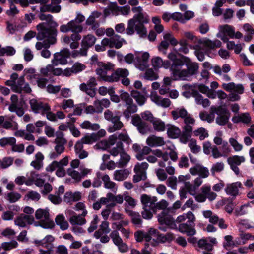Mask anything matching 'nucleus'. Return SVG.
Listing matches in <instances>:
<instances>
[{
	"instance_id": "obj_1",
	"label": "nucleus",
	"mask_w": 254,
	"mask_h": 254,
	"mask_svg": "<svg viewBox=\"0 0 254 254\" xmlns=\"http://www.w3.org/2000/svg\"><path fill=\"white\" fill-rule=\"evenodd\" d=\"M38 31L36 38L38 40L46 39L42 42L43 49H48L51 45H54L57 42L56 37L58 31L56 28H48L45 26L43 23L39 24L36 26Z\"/></svg>"
},
{
	"instance_id": "obj_2",
	"label": "nucleus",
	"mask_w": 254,
	"mask_h": 254,
	"mask_svg": "<svg viewBox=\"0 0 254 254\" xmlns=\"http://www.w3.org/2000/svg\"><path fill=\"white\" fill-rule=\"evenodd\" d=\"M168 203L164 199H162L158 202H156L155 205V212L157 210H161L162 212L157 216L158 220L161 224H165L171 228L176 226L175 222L173 217L169 214L170 209L168 208Z\"/></svg>"
},
{
	"instance_id": "obj_3",
	"label": "nucleus",
	"mask_w": 254,
	"mask_h": 254,
	"mask_svg": "<svg viewBox=\"0 0 254 254\" xmlns=\"http://www.w3.org/2000/svg\"><path fill=\"white\" fill-rule=\"evenodd\" d=\"M155 118L149 111H145L140 114H135L132 117L131 123L136 127L139 132L142 134H145L149 131V127L147 124L143 121L142 120L147 121L152 123Z\"/></svg>"
},
{
	"instance_id": "obj_4",
	"label": "nucleus",
	"mask_w": 254,
	"mask_h": 254,
	"mask_svg": "<svg viewBox=\"0 0 254 254\" xmlns=\"http://www.w3.org/2000/svg\"><path fill=\"white\" fill-rule=\"evenodd\" d=\"M140 201L143 206V210L141 212L142 217L145 219H151L155 212V202L157 201V197L143 194L141 195Z\"/></svg>"
},
{
	"instance_id": "obj_5",
	"label": "nucleus",
	"mask_w": 254,
	"mask_h": 254,
	"mask_svg": "<svg viewBox=\"0 0 254 254\" xmlns=\"http://www.w3.org/2000/svg\"><path fill=\"white\" fill-rule=\"evenodd\" d=\"M85 17L80 13H78L75 18L70 21L66 24H63L60 27V31L64 33L71 31L73 33L82 32L83 28L81 23L85 20Z\"/></svg>"
},
{
	"instance_id": "obj_6",
	"label": "nucleus",
	"mask_w": 254,
	"mask_h": 254,
	"mask_svg": "<svg viewBox=\"0 0 254 254\" xmlns=\"http://www.w3.org/2000/svg\"><path fill=\"white\" fill-rule=\"evenodd\" d=\"M54 143L56 144L54 151L50 152L49 158L54 160L57 158L65 150V145L67 143L66 139L64 137V134L61 131L56 133V138Z\"/></svg>"
},
{
	"instance_id": "obj_7",
	"label": "nucleus",
	"mask_w": 254,
	"mask_h": 254,
	"mask_svg": "<svg viewBox=\"0 0 254 254\" xmlns=\"http://www.w3.org/2000/svg\"><path fill=\"white\" fill-rule=\"evenodd\" d=\"M184 35L190 42L195 44H202L204 47L209 49H214L221 46V41L217 39L213 41L208 39H199L190 32H185Z\"/></svg>"
},
{
	"instance_id": "obj_8",
	"label": "nucleus",
	"mask_w": 254,
	"mask_h": 254,
	"mask_svg": "<svg viewBox=\"0 0 254 254\" xmlns=\"http://www.w3.org/2000/svg\"><path fill=\"white\" fill-rule=\"evenodd\" d=\"M183 120L185 125L183 127V131L180 141L181 142L186 144L191 136L193 130L192 125L194 124L195 121L191 115L189 113L187 114V116L183 118Z\"/></svg>"
},
{
	"instance_id": "obj_9",
	"label": "nucleus",
	"mask_w": 254,
	"mask_h": 254,
	"mask_svg": "<svg viewBox=\"0 0 254 254\" xmlns=\"http://www.w3.org/2000/svg\"><path fill=\"white\" fill-rule=\"evenodd\" d=\"M222 87L226 91L231 92L228 96L229 100L233 102L239 100L240 94H243L244 91V87L242 84H236L234 82L223 83Z\"/></svg>"
},
{
	"instance_id": "obj_10",
	"label": "nucleus",
	"mask_w": 254,
	"mask_h": 254,
	"mask_svg": "<svg viewBox=\"0 0 254 254\" xmlns=\"http://www.w3.org/2000/svg\"><path fill=\"white\" fill-rule=\"evenodd\" d=\"M183 61L177 62L176 64H172L170 71L173 80H188L185 69H183Z\"/></svg>"
},
{
	"instance_id": "obj_11",
	"label": "nucleus",
	"mask_w": 254,
	"mask_h": 254,
	"mask_svg": "<svg viewBox=\"0 0 254 254\" xmlns=\"http://www.w3.org/2000/svg\"><path fill=\"white\" fill-rule=\"evenodd\" d=\"M49 210L39 208L35 213V218L40 221L41 226L44 228H52L54 227V224L50 218Z\"/></svg>"
},
{
	"instance_id": "obj_12",
	"label": "nucleus",
	"mask_w": 254,
	"mask_h": 254,
	"mask_svg": "<svg viewBox=\"0 0 254 254\" xmlns=\"http://www.w3.org/2000/svg\"><path fill=\"white\" fill-rule=\"evenodd\" d=\"M135 31L141 38L147 36V31L144 24L135 23L134 19H129L126 28V34L128 35H132Z\"/></svg>"
},
{
	"instance_id": "obj_13",
	"label": "nucleus",
	"mask_w": 254,
	"mask_h": 254,
	"mask_svg": "<svg viewBox=\"0 0 254 254\" xmlns=\"http://www.w3.org/2000/svg\"><path fill=\"white\" fill-rule=\"evenodd\" d=\"M148 167V164L146 162L138 163L134 166L133 171L135 175L133 177L134 183H137L141 180H145L147 178L146 170Z\"/></svg>"
},
{
	"instance_id": "obj_14",
	"label": "nucleus",
	"mask_w": 254,
	"mask_h": 254,
	"mask_svg": "<svg viewBox=\"0 0 254 254\" xmlns=\"http://www.w3.org/2000/svg\"><path fill=\"white\" fill-rule=\"evenodd\" d=\"M70 56V52L67 48H64L59 52H56L53 55V58L51 61L55 66L58 65H65L67 64V59Z\"/></svg>"
},
{
	"instance_id": "obj_15",
	"label": "nucleus",
	"mask_w": 254,
	"mask_h": 254,
	"mask_svg": "<svg viewBox=\"0 0 254 254\" xmlns=\"http://www.w3.org/2000/svg\"><path fill=\"white\" fill-rule=\"evenodd\" d=\"M184 64H185L186 68V74L188 79L190 78L191 76L196 75L198 72L199 64L196 62H192L189 57L182 56Z\"/></svg>"
},
{
	"instance_id": "obj_16",
	"label": "nucleus",
	"mask_w": 254,
	"mask_h": 254,
	"mask_svg": "<svg viewBox=\"0 0 254 254\" xmlns=\"http://www.w3.org/2000/svg\"><path fill=\"white\" fill-rule=\"evenodd\" d=\"M124 43H126V41L117 34L108 38H104L101 41V44L104 46H109L110 48L115 47L116 49H120Z\"/></svg>"
},
{
	"instance_id": "obj_17",
	"label": "nucleus",
	"mask_w": 254,
	"mask_h": 254,
	"mask_svg": "<svg viewBox=\"0 0 254 254\" xmlns=\"http://www.w3.org/2000/svg\"><path fill=\"white\" fill-rule=\"evenodd\" d=\"M29 104L32 111L35 114H41L44 115V113L49 109L50 105L45 102L36 99H32L29 101Z\"/></svg>"
},
{
	"instance_id": "obj_18",
	"label": "nucleus",
	"mask_w": 254,
	"mask_h": 254,
	"mask_svg": "<svg viewBox=\"0 0 254 254\" xmlns=\"http://www.w3.org/2000/svg\"><path fill=\"white\" fill-rule=\"evenodd\" d=\"M215 113L218 116L216 118V122L217 124L224 126L229 121L230 113L226 108L221 106L216 107Z\"/></svg>"
},
{
	"instance_id": "obj_19",
	"label": "nucleus",
	"mask_w": 254,
	"mask_h": 254,
	"mask_svg": "<svg viewBox=\"0 0 254 254\" xmlns=\"http://www.w3.org/2000/svg\"><path fill=\"white\" fill-rule=\"evenodd\" d=\"M80 172H79L72 168H68L67 170V173L76 182H79L92 172L91 169L88 168H80Z\"/></svg>"
},
{
	"instance_id": "obj_20",
	"label": "nucleus",
	"mask_w": 254,
	"mask_h": 254,
	"mask_svg": "<svg viewBox=\"0 0 254 254\" xmlns=\"http://www.w3.org/2000/svg\"><path fill=\"white\" fill-rule=\"evenodd\" d=\"M195 221H187L186 223H181L178 225V231L183 234H186L188 236H192L196 234V231L195 229Z\"/></svg>"
},
{
	"instance_id": "obj_21",
	"label": "nucleus",
	"mask_w": 254,
	"mask_h": 254,
	"mask_svg": "<svg viewBox=\"0 0 254 254\" xmlns=\"http://www.w3.org/2000/svg\"><path fill=\"white\" fill-rule=\"evenodd\" d=\"M245 161V158L243 156L234 155L227 159V162L231 169L234 173L238 175L240 174V170L238 166Z\"/></svg>"
},
{
	"instance_id": "obj_22",
	"label": "nucleus",
	"mask_w": 254,
	"mask_h": 254,
	"mask_svg": "<svg viewBox=\"0 0 254 254\" xmlns=\"http://www.w3.org/2000/svg\"><path fill=\"white\" fill-rule=\"evenodd\" d=\"M61 2V0H51L50 3L41 6V11L52 13H58L62 9L60 4Z\"/></svg>"
},
{
	"instance_id": "obj_23",
	"label": "nucleus",
	"mask_w": 254,
	"mask_h": 254,
	"mask_svg": "<svg viewBox=\"0 0 254 254\" xmlns=\"http://www.w3.org/2000/svg\"><path fill=\"white\" fill-rule=\"evenodd\" d=\"M132 10L134 13H137L133 18L135 23L144 24L148 23L149 21L148 16L146 13L142 12V9L141 7H135L132 8Z\"/></svg>"
},
{
	"instance_id": "obj_24",
	"label": "nucleus",
	"mask_w": 254,
	"mask_h": 254,
	"mask_svg": "<svg viewBox=\"0 0 254 254\" xmlns=\"http://www.w3.org/2000/svg\"><path fill=\"white\" fill-rule=\"evenodd\" d=\"M81 39V36L78 33H72L70 36L65 35L62 39V41L65 44L70 43V47L72 49H75L79 47L78 41Z\"/></svg>"
},
{
	"instance_id": "obj_25",
	"label": "nucleus",
	"mask_w": 254,
	"mask_h": 254,
	"mask_svg": "<svg viewBox=\"0 0 254 254\" xmlns=\"http://www.w3.org/2000/svg\"><path fill=\"white\" fill-rule=\"evenodd\" d=\"M56 66L51 63L46 66L41 68L40 73L44 76H50L52 75L59 76L62 74L63 70L61 68H55Z\"/></svg>"
},
{
	"instance_id": "obj_26",
	"label": "nucleus",
	"mask_w": 254,
	"mask_h": 254,
	"mask_svg": "<svg viewBox=\"0 0 254 254\" xmlns=\"http://www.w3.org/2000/svg\"><path fill=\"white\" fill-rule=\"evenodd\" d=\"M149 54L147 52H144L140 55L137 56L135 59V64L137 68L141 70H143L148 66V59Z\"/></svg>"
},
{
	"instance_id": "obj_27",
	"label": "nucleus",
	"mask_w": 254,
	"mask_h": 254,
	"mask_svg": "<svg viewBox=\"0 0 254 254\" xmlns=\"http://www.w3.org/2000/svg\"><path fill=\"white\" fill-rule=\"evenodd\" d=\"M34 221L32 216L22 213L18 216L14 220V224L20 227H25L27 225H31Z\"/></svg>"
},
{
	"instance_id": "obj_28",
	"label": "nucleus",
	"mask_w": 254,
	"mask_h": 254,
	"mask_svg": "<svg viewBox=\"0 0 254 254\" xmlns=\"http://www.w3.org/2000/svg\"><path fill=\"white\" fill-rule=\"evenodd\" d=\"M55 238L52 235H48L42 240H35L34 243L37 246L44 247L47 249L46 251H51L54 248L53 242Z\"/></svg>"
},
{
	"instance_id": "obj_29",
	"label": "nucleus",
	"mask_w": 254,
	"mask_h": 254,
	"mask_svg": "<svg viewBox=\"0 0 254 254\" xmlns=\"http://www.w3.org/2000/svg\"><path fill=\"white\" fill-rule=\"evenodd\" d=\"M242 188V183L240 182H236L228 184L225 188V191L227 195L235 198L239 194V188Z\"/></svg>"
},
{
	"instance_id": "obj_30",
	"label": "nucleus",
	"mask_w": 254,
	"mask_h": 254,
	"mask_svg": "<svg viewBox=\"0 0 254 254\" xmlns=\"http://www.w3.org/2000/svg\"><path fill=\"white\" fill-rule=\"evenodd\" d=\"M152 154L159 158H162L164 161H168L169 157L173 161H176L178 159L177 153L173 150H171L168 153L167 152H163L160 149H155L152 151Z\"/></svg>"
},
{
	"instance_id": "obj_31",
	"label": "nucleus",
	"mask_w": 254,
	"mask_h": 254,
	"mask_svg": "<svg viewBox=\"0 0 254 254\" xmlns=\"http://www.w3.org/2000/svg\"><path fill=\"white\" fill-rule=\"evenodd\" d=\"M150 99L152 102L158 106L163 108L169 107L171 104L170 100L168 98H163L159 96L156 92H151Z\"/></svg>"
},
{
	"instance_id": "obj_32",
	"label": "nucleus",
	"mask_w": 254,
	"mask_h": 254,
	"mask_svg": "<svg viewBox=\"0 0 254 254\" xmlns=\"http://www.w3.org/2000/svg\"><path fill=\"white\" fill-rule=\"evenodd\" d=\"M189 172L192 175L198 174L201 178H206L209 176V172L207 168L202 165H197L189 169Z\"/></svg>"
},
{
	"instance_id": "obj_33",
	"label": "nucleus",
	"mask_w": 254,
	"mask_h": 254,
	"mask_svg": "<svg viewBox=\"0 0 254 254\" xmlns=\"http://www.w3.org/2000/svg\"><path fill=\"white\" fill-rule=\"evenodd\" d=\"M98 68L96 69V73L102 79L107 75V72L113 69V65L111 63H98Z\"/></svg>"
},
{
	"instance_id": "obj_34",
	"label": "nucleus",
	"mask_w": 254,
	"mask_h": 254,
	"mask_svg": "<svg viewBox=\"0 0 254 254\" xmlns=\"http://www.w3.org/2000/svg\"><path fill=\"white\" fill-rule=\"evenodd\" d=\"M97 38L92 34H88L83 37L81 46L87 52L88 49L95 43Z\"/></svg>"
},
{
	"instance_id": "obj_35",
	"label": "nucleus",
	"mask_w": 254,
	"mask_h": 254,
	"mask_svg": "<svg viewBox=\"0 0 254 254\" xmlns=\"http://www.w3.org/2000/svg\"><path fill=\"white\" fill-rule=\"evenodd\" d=\"M191 95L195 98V103L198 105H202L204 108L210 106V101L207 98L204 99L203 96L196 90H192Z\"/></svg>"
},
{
	"instance_id": "obj_36",
	"label": "nucleus",
	"mask_w": 254,
	"mask_h": 254,
	"mask_svg": "<svg viewBox=\"0 0 254 254\" xmlns=\"http://www.w3.org/2000/svg\"><path fill=\"white\" fill-rule=\"evenodd\" d=\"M191 95L195 98V103L198 105H202L204 108L210 106V101L207 98L204 99L203 96L196 90H192Z\"/></svg>"
},
{
	"instance_id": "obj_37",
	"label": "nucleus",
	"mask_w": 254,
	"mask_h": 254,
	"mask_svg": "<svg viewBox=\"0 0 254 254\" xmlns=\"http://www.w3.org/2000/svg\"><path fill=\"white\" fill-rule=\"evenodd\" d=\"M167 134L168 136L173 139L177 138L179 137L181 138L182 133L180 129L177 126L168 124L166 125Z\"/></svg>"
},
{
	"instance_id": "obj_38",
	"label": "nucleus",
	"mask_w": 254,
	"mask_h": 254,
	"mask_svg": "<svg viewBox=\"0 0 254 254\" xmlns=\"http://www.w3.org/2000/svg\"><path fill=\"white\" fill-rule=\"evenodd\" d=\"M146 144L151 147L161 146L165 144L164 138L154 135H150L146 139Z\"/></svg>"
},
{
	"instance_id": "obj_39",
	"label": "nucleus",
	"mask_w": 254,
	"mask_h": 254,
	"mask_svg": "<svg viewBox=\"0 0 254 254\" xmlns=\"http://www.w3.org/2000/svg\"><path fill=\"white\" fill-rule=\"evenodd\" d=\"M101 15V13L97 11H94L92 13L91 15L87 19L86 24L91 26L92 29L95 30L99 26V23L97 20Z\"/></svg>"
},
{
	"instance_id": "obj_40",
	"label": "nucleus",
	"mask_w": 254,
	"mask_h": 254,
	"mask_svg": "<svg viewBox=\"0 0 254 254\" xmlns=\"http://www.w3.org/2000/svg\"><path fill=\"white\" fill-rule=\"evenodd\" d=\"M102 180L106 189L111 190L113 192L116 193L118 190V186L115 182L111 181L108 175H103L102 177Z\"/></svg>"
},
{
	"instance_id": "obj_41",
	"label": "nucleus",
	"mask_w": 254,
	"mask_h": 254,
	"mask_svg": "<svg viewBox=\"0 0 254 254\" xmlns=\"http://www.w3.org/2000/svg\"><path fill=\"white\" fill-rule=\"evenodd\" d=\"M45 12H47V11H41V6L40 7V11L38 14V17L41 20H45L49 22L51 25L52 27L51 28H56L58 26L57 23L54 21L53 17L51 14H44Z\"/></svg>"
},
{
	"instance_id": "obj_42",
	"label": "nucleus",
	"mask_w": 254,
	"mask_h": 254,
	"mask_svg": "<svg viewBox=\"0 0 254 254\" xmlns=\"http://www.w3.org/2000/svg\"><path fill=\"white\" fill-rule=\"evenodd\" d=\"M110 231L109 223L106 220H105L102 221L100 225V229L94 233V236L96 239H99L101 235L104 234H107L109 233Z\"/></svg>"
},
{
	"instance_id": "obj_43",
	"label": "nucleus",
	"mask_w": 254,
	"mask_h": 254,
	"mask_svg": "<svg viewBox=\"0 0 254 254\" xmlns=\"http://www.w3.org/2000/svg\"><path fill=\"white\" fill-rule=\"evenodd\" d=\"M232 121L234 123L242 122L246 124H248L251 122V117L249 113H244L235 116L232 118Z\"/></svg>"
},
{
	"instance_id": "obj_44",
	"label": "nucleus",
	"mask_w": 254,
	"mask_h": 254,
	"mask_svg": "<svg viewBox=\"0 0 254 254\" xmlns=\"http://www.w3.org/2000/svg\"><path fill=\"white\" fill-rule=\"evenodd\" d=\"M72 215L69 219V221L72 225H83L86 223L85 218L82 216L77 215L75 212L71 211Z\"/></svg>"
},
{
	"instance_id": "obj_45",
	"label": "nucleus",
	"mask_w": 254,
	"mask_h": 254,
	"mask_svg": "<svg viewBox=\"0 0 254 254\" xmlns=\"http://www.w3.org/2000/svg\"><path fill=\"white\" fill-rule=\"evenodd\" d=\"M130 172L127 169L117 170L114 171L113 178L118 181H122L127 178Z\"/></svg>"
},
{
	"instance_id": "obj_46",
	"label": "nucleus",
	"mask_w": 254,
	"mask_h": 254,
	"mask_svg": "<svg viewBox=\"0 0 254 254\" xmlns=\"http://www.w3.org/2000/svg\"><path fill=\"white\" fill-rule=\"evenodd\" d=\"M215 107H211V112L208 114L205 112H201L199 114V117L202 121H206L208 123L212 122L215 119Z\"/></svg>"
},
{
	"instance_id": "obj_47",
	"label": "nucleus",
	"mask_w": 254,
	"mask_h": 254,
	"mask_svg": "<svg viewBox=\"0 0 254 254\" xmlns=\"http://www.w3.org/2000/svg\"><path fill=\"white\" fill-rule=\"evenodd\" d=\"M188 113V112L184 107L177 108L171 112L172 118L174 120H176L179 118L183 119L187 116Z\"/></svg>"
},
{
	"instance_id": "obj_48",
	"label": "nucleus",
	"mask_w": 254,
	"mask_h": 254,
	"mask_svg": "<svg viewBox=\"0 0 254 254\" xmlns=\"http://www.w3.org/2000/svg\"><path fill=\"white\" fill-rule=\"evenodd\" d=\"M189 47L191 49L195 50V55L199 61H203L204 60L205 54L201 51L202 49V47H203L202 44H190L189 45Z\"/></svg>"
},
{
	"instance_id": "obj_49",
	"label": "nucleus",
	"mask_w": 254,
	"mask_h": 254,
	"mask_svg": "<svg viewBox=\"0 0 254 254\" xmlns=\"http://www.w3.org/2000/svg\"><path fill=\"white\" fill-rule=\"evenodd\" d=\"M126 109L124 110L123 114L127 119H129L132 114L135 113L137 111V106L133 102L130 104H128L125 106Z\"/></svg>"
},
{
	"instance_id": "obj_50",
	"label": "nucleus",
	"mask_w": 254,
	"mask_h": 254,
	"mask_svg": "<svg viewBox=\"0 0 254 254\" xmlns=\"http://www.w3.org/2000/svg\"><path fill=\"white\" fill-rule=\"evenodd\" d=\"M152 124L155 130L158 132H162L165 130L166 125L165 122L160 119L155 118Z\"/></svg>"
},
{
	"instance_id": "obj_51",
	"label": "nucleus",
	"mask_w": 254,
	"mask_h": 254,
	"mask_svg": "<svg viewBox=\"0 0 254 254\" xmlns=\"http://www.w3.org/2000/svg\"><path fill=\"white\" fill-rule=\"evenodd\" d=\"M214 72L219 75H222V73H227L231 70V66L229 64H224L222 68L219 65L211 67Z\"/></svg>"
},
{
	"instance_id": "obj_52",
	"label": "nucleus",
	"mask_w": 254,
	"mask_h": 254,
	"mask_svg": "<svg viewBox=\"0 0 254 254\" xmlns=\"http://www.w3.org/2000/svg\"><path fill=\"white\" fill-rule=\"evenodd\" d=\"M202 193L205 194L209 201H212L215 199L217 195L216 193L211 191L210 186H204L201 188Z\"/></svg>"
},
{
	"instance_id": "obj_53",
	"label": "nucleus",
	"mask_w": 254,
	"mask_h": 254,
	"mask_svg": "<svg viewBox=\"0 0 254 254\" xmlns=\"http://www.w3.org/2000/svg\"><path fill=\"white\" fill-rule=\"evenodd\" d=\"M131 96L135 100L139 106L143 105L146 100L143 94L136 90H132L131 92Z\"/></svg>"
},
{
	"instance_id": "obj_54",
	"label": "nucleus",
	"mask_w": 254,
	"mask_h": 254,
	"mask_svg": "<svg viewBox=\"0 0 254 254\" xmlns=\"http://www.w3.org/2000/svg\"><path fill=\"white\" fill-rule=\"evenodd\" d=\"M174 239L175 236L174 234L168 232L165 234L160 233L157 240L158 242L164 243L166 242L170 243Z\"/></svg>"
},
{
	"instance_id": "obj_55",
	"label": "nucleus",
	"mask_w": 254,
	"mask_h": 254,
	"mask_svg": "<svg viewBox=\"0 0 254 254\" xmlns=\"http://www.w3.org/2000/svg\"><path fill=\"white\" fill-rule=\"evenodd\" d=\"M55 222L57 225H59L60 228L64 230L69 227L68 222L65 220V217L63 215H59L55 218Z\"/></svg>"
},
{
	"instance_id": "obj_56",
	"label": "nucleus",
	"mask_w": 254,
	"mask_h": 254,
	"mask_svg": "<svg viewBox=\"0 0 254 254\" xmlns=\"http://www.w3.org/2000/svg\"><path fill=\"white\" fill-rule=\"evenodd\" d=\"M187 219H188L187 221L189 222L195 221V217L193 213L191 211H189L187 213L179 216L176 220V222L178 223L183 222Z\"/></svg>"
},
{
	"instance_id": "obj_57",
	"label": "nucleus",
	"mask_w": 254,
	"mask_h": 254,
	"mask_svg": "<svg viewBox=\"0 0 254 254\" xmlns=\"http://www.w3.org/2000/svg\"><path fill=\"white\" fill-rule=\"evenodd\" d=\"M25 75L28 80L34 83L39 76V75L36 74L35 69L32 68L25 69L24 70Z\"/></svg>"
},
{
	"instance_id": "obj_58",
	"label": "nucleus",
	"mask_w": 254,
	"mask_h": 254,
	"mask_svg": "<svg viewBox=\"0 0 254 254\" xmlns=\"http://www.w3.org/2000/svg\"><path fill=\"white\" fill-rule=\"evenodd\" d=\"M80 197L79 193L73 194L71 192H66L64 196V201L66 203H71L78 201L80 199Z\"/></svg>"
},
{
	"instance_id": "obj_59",
	"label": "nucleus",
	"mask_w": 254,
	"mask_h": 254,
	"mask_svg": "<svg viewBox=\"0 0 254 254\" xmlns=\"http://www.w3.org/2000/svg\"><path fill=\"white\" fill-rule=\"evenodd\" d=\"M113 124V125L110 126L108 129V132L110 133H113L117 130L121 129L123 127V123L120 121V118H118V119L114 121H111Z\"/></svg>"
},
{
	"instance_id": "obj_60",
	"label": "nucleus",
	"mask_w": 254,
	"mask_h": 254,
	"mask_svg": "<svg viewBox=\"0 0 254 254\" xmlns=\"http://www.w3.org/2000/svg\"><path fill=\"white\" fill-rule=\"evenodd\" d=\"M130 159V156L124 151L120 155V159L118 162L117 163V166L122 168L126 166Z\"/></svg>"
},
{
	"instance_id": "obj_61",
	"label": "nucleus",
	"mask_w": 254,
	"mask_h": 254,
	"mask_svg": "<svg viewBox=\"0 0 254 254\" xmlns=\"http://www.w3.org/2000/svg\"><path fill=\"white\" fill-rule=\"evenodd\" d=\"M129 215L131 218V222L137 227H141L142 225V220L140 215L137 212L134 211H130Z\"/></svg>"
},
{
	"instance_id": "obj_62",
	"label": "nucleus",
	"mask_w": 254,
	"mask_h": 254,
	"mask_svg": "<svg viewBox=\"0 0 254 254\" xmlns=\"http://www.w3.org/2000/svg\"><path fill=\"white\" fill-rule=\"evenodd\" d=\"M221 31L224 33L227 34L230 37L233 38L235 34V28L229 25H221L219 27Z\"/></svg>"
},
{
	"instance_id": "obj_63",
	"label": "nucleus",
	"mask_w": 254,
	"mask_h": 254,
	"mask_svg": "<svg viewBox=\"0 0 254 254\" xmlns=\"http://www.w3.org/2000/svg\"><path fill=\"white\" fill-rule=\"evenodd\" d=\"M134 237L135 240L137 242H141L144 239L146 241V243L149 242V237L148 235H147L146 233L141 231L138 230L134 233Z\"/></svg>"
},
{
	"instance_id": "obj_64",
	"label": "nucleus",
	"mask_w": 254,
	"mask_h": 254,
	"mask_svg": "<svg viewBox=\"0 0 254 254\" xmlns=\"http://www.w3.org/2000/svg\"><path fill=\"white\" fill-rule=\"evenodd\" d=\"M119 112H113L110 110H106L104 113V118L108 121H115L120 118V116L118 115Z\"/></svg>"
}]
</instances>
